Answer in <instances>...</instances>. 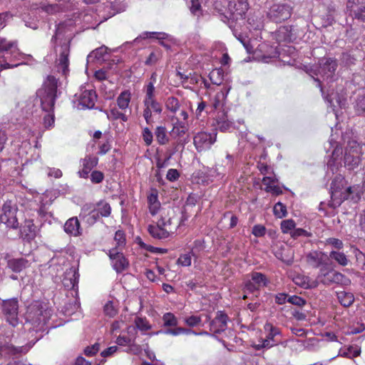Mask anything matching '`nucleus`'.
I'll return each instance as SVG.
<instances>
[{"label": "nucleus", "instance_id": "49530a36", "mask_svg": "<svg viewBox=\"0 0 365 365\" xmlns=\"http://www.w3.org/2000/svg\"><path fill=\"white\" fill-rule=\"evenodd\" d=\"M273 213L274 216L277 218H283L287 215V210L285 205L283 203L278 202L276 203L273 207Z\"/></svg>", "mask_w": 365, "mask_h": 365}, {"label": "nucleus", "instance_id": "bf43d9fd", "mask_svg": "<svg viewBox=\"0 0 365 365\" xmlns=\"http://www.w3.org/2000/svg\"><path fill=\"white\" fill-rule=\"evenodd\" d=\"M252 234L257 237H264L266 234V227L262 225H255L252 227Z\"/></svg>", "mask_w": 365, "mask_h": 365}, {"label": "nucleus", "instance_id": "6e6d98bb", "mask_svg": "<svg viewBox=\"0 0 365 365\" xmlns=\"http://www.w3.org/2000/svg\"><path fill=\"white\" fill-rule=\"evenodd\" d=\"M287 302H289L292 304H294V305H297L299 307H302L304 305H305L306 300L299 296L292 295V296H289V297L287 299Z\"/></svg>", "mask_w": 365, "mask_h": 365}, {"label": "nucleus", "instance_id": "20e7f679", "mask_svg": "<svg viewBox=\"0 0 365 365\" xmlns=\"http://www.w3.org/2000/svg\"><path fill=\"white\" fill-rule=\"evenodd\" d=\"M174 119H175V121L173 123V128L170 133L171 138L173 140L170 155H174L180 150L182 151L185 145L190 142L187 123L185 121H180L177 117L172 118L173 120Z\"/></svg>", "mask_w": 365, "mask_h": 365}, {"label": "nucleus", "instance_id": "5fc2aeb1", "mask_svg": "<svg viewBox=\"0 0 365 365\" xmlns=\"http://www.w3.org/2000/svg\"><path fill=\"white\" fill-rule=\"evenodd\" d=\"M257 168L262 175H265L269 173L274 174L273 170L271 168V166L268 165L265 163L262 162L261 160L257 162Z\"/></svg>", "mask_w": 365, "mask_h": 365}, {"label": "nucleus", "instance_id": "9b49d317", "mask_svg": "<svg viewBox=\"0 0 365 365\" xmlns=\"http://www.w3.org/2000/svg\"><path fill=\"white\" fill-rule=\"evenodd\" d=\"M217 140V132L212 133L201 131L193 137V144L198 153L205 151L211 148V146Z\"/></svg>", "mask_w": 365, "mask_h": 365}, {"label": "nucleus", "instance_id": "9d476101", "mask_svg": "<svg viewBox=\"0 0 365 365\" xmlns=\"http://www.w3.org/2000/svg\"><path fill=\"white\" fill-rule=\"evenodd\" d=\"M292 11V8L287 4H275L270 7L267 17L272 21L281 23L290 18Z\"/></svg>", "mask_w": 365, "mask_h": 365}, {"label": "nucleus", "instance_id": "cd10ccee", "mask_svg": "<svg viewBox=\"0 0 365 365\" xmlns=\"http://www.w3.org/2000/svg\"><path fill=\"white\" fill-rule=\"evenodd\" d=\"M64 231L74 237L80 236L82 234L81 224L77 217L68 219L64 225Z\"/></svg>", "mask_w": 365, "mask_h": 365}, {"label": "nucleus", "instance_id": "f8f14e48", "mask_svg": "<svg viewBox=\"0 0 365 365\" xmlns=\"http://www.w3.org/2000/svg\"><path fill=\"white\" fill-rule=\"evenodd\" d=\"M307 263L313 268H319V271L327 267L329 263V256L318 250H312L306 255Z\"/></svg>", "mask_w": 365, "mask_h": 365}, {"label": "nucleus", "instance_id": "338daca9", "mask_svg": "<svg viewBox=\"0 0 365 365\" xmlns=\"http://www.w3.org/2000/svg\"><path fill=\"white\" fill-rule=\"evenodd\" d=\"M114 240L118 246H122L125 244V235L123 230H118L115 233Z\"/></svg>", "mask_w": 365, "mask_h": 365}, {"label": "nucleus", "instance_id": "c03bdc74", "mask_svg": "<svg viewBox=\"0 0 365 365\" xmlns=\"http://www.w3.org/2000/svg\"><path fill=\"white\" fill-rule=\"evenodd\" d=\"M354 254L356 258V266L359 269L365 271V254L358 248L354 250Z\"/></svg>", "mask_w": 365, "mask_h": 365}, {"label": "nucleus", "instance_id": "13d9d810", "mask_svg": "<svg viewBox=\"0 0 365 365\" xmlns=\"http://www.w3.org/2000/svg\"><path fill=\"white\" fill-rule=\"evenodd\" d=\"M356 111L359 114L365 115V96H359L356 101Z\"/></svg>", "mask_w": 365, "mask_h": 365}, {"label": "nucleus", "instance_id": "bb28decb", "mask_svg": "<svg viewBox=\"0 0 365 365\" xmlns=\"http://www.w3.org/2000/svg\"><path fill=\"white\" fill-rule=\"evenodd\" d=\"M80 274L78 269L71 268L68 272L66 273V276L63 280L65 287L69 289H76L78 288Z\"/></svg>", "mask_w": 365, "mask_h": 365}, {"label": "nucleus", "instance_id": "ddd939ff", "mask_svg": "<svg viewBox=\"0 0 365 365\" xmlns=\"http://www.w3.org/2000/svg\"><path fill=\"white\" fill-rule=\"evenodd\" d=\"M346 9L353 19L365 23V0H347Z\"/></svg>", "mask_w": 365, "mask_h": 365}, {"label": "nucleus", "instance_id": "f257e3e1", "mask_svg": "<svg viewBox=\"0 0 365 365\" xmlns=\"http://www.w3.org/2000/svg\"><path fill=\"white\" fill-rule=\"evenodd\" d=\"M74 24L71 21H63L56 25V31L51 38V43L58 53L56 60L57 68L63 75L66 76L69 71V55L71 41L73 37Z\"/></svg>", "mask_w": 365, "mask_h": 365}, {"label": "nucleus", "instance_id": "680f3d73", "mask_svg": "<svg viewBox=\"0 0 365 365\" xmlns=\"http://www.w3.org/2000/svg\"><path fill=\"white\" fill-rule=\"evenodd\" d=\"M98 154L101 155H106L111 149V143L110 139H106L103 143H99Z\"/></svg>", "mask_w": 365, "mask_h": 365}, {"label": "nucleus", "instance_id": "1a4fd4ad", "mask_svg": "<svg viewBox=\"0 0 365 365\" xmlns=\"http://www.w3.org/2000/svg\"><path fill=\"white\" fill-rule=\"evenodd\" d=\"M19 304L17 298H11L2 301V314L6 322L13 327H16L19 324Z\"/></svg>", "mask_w": 365, "mask_h": 365}, {"label": "nucleus", "instance_id": "c756f323", "mask_svg": "<svg viewBox=\"0 0 365 365\" xmlns=\"http://www.w3.org/2000/svg\"><path fill=\"white\" fill-rule=\"evenodd\" d=\"M174 218L172 217H168V216H163L161 215L160 219L158 220L161 225L164 227L168 231H169L170 235L173 234L178 229V227L180 225V224L184 221L186 220V217L182 216L181 219V222L180 224L175 223L173 222Z\"/></svg>", "mask_w": 365, "mask_h": 365}, {"label": "nucleus", "instance_id": "de8ad7c7", "mask_svg": "<svg viewBox=\"0 0 365 365\" xmlns=\"http://www.w3.org/2000/svg\"><path fill=\"white\" fill-rule=\"evenodd\" d=\"M312 233L303 228H295L291 232V237L294 240H297L299 237H312Z\"/></svg>", "mask_w": 365, "mask_h": 365}, {"label": "nucleus", "instance_id": "3c124183", "mask_svg": "<svg viewBox=\"0 0 365 365\" xmlns=\"http://www.w3.org/2000/svg\"><path fill=\"white\" fill-rule=\"evenodd\" d=\"M104 313L109 317H113L118 314V309L114 307L113 302L108 301L105 304Z\"/></svg>", "mask_w": 365, "mask_h": 365}, {"label": "nucleus", "instance_id": "052dcab7", "mask_svg": "<svg viewBox=\"0 0 365 365\" xmlns=\"http://www.w3.org/2000/svg\"><path fill=\"white\" fill-rule=\"evenodd\" d=\"M325 244L331 245L333 247L339 250L342 249L344 247L343 242L341 240L334 237L327 238L325 241Z\"/></svg>", "mask_w": 365, "mask_h": 365}, {"label": "nucleus", "instance_id": "ea45409f", "mask_svg": "<svg viewBox=\"0 0 365 365\" xmlns=\"http://www.w3.org/2000/svg\"><path fill=\"white\" fill-rule=\"evenodd\" d=\"M251 280L253 281L259 288L267 287L269 283V280L266 275L257 272H253L251 274Z\"/></svg>", "mask_w": 365, "mask_h": 365}, {"label": "nucleus", "instance_id": "37998d69", "mask_svg": "<svg viewBox=\"0 0 365 365\" xmlns=\"http://www.w3.org/2000/svg\"><path fill=\"white\" fill-rule=\"evenodd\" d=\"M183 322L186 326L189 327L188 329H191L201 325L202 318L200 315L192 314L185 317Z\"/></svg>", "mask_w": 365, "mask_h": 365}, {"label": "nucleus", "instance_id": "774afa93", "mask_svg": "<svg viewBox=\"0 0 365 365\" xmlns=\"http://www.w3.org/2000/svg\"><path fill=\"white\" fill-rule=\"evenodd\" d=\"M100 349V344L95 343L92 346H88L84 349V354L88 356H92L95 355Z\"/></svg>", "mask_w": 365, "mask_h": 365}, {"label": "nucleus", "instance_id": "a18cd8bd", "mask_svg": "<svg viewBox=\"0 0 365 365\" xmlns=\"http://www.w3.org/2000/svg\"><path fill=\"white\" fill-rule=\"evenodd\" d=\"M296 223L294 220L289 219L282 220L280 225L282 232L284 234H289L295 229Z\"/></svg>", "mask_w": 365, "mask_h": 365}, {"label": "nucleus", "instance_id": "7c9ffc66", "mask_svg": "<svg viewBox=\"0 0 365 365\" xmlns=\"http://www.w3.org/2000/svg\"><path fill=\"white\" fill-rule=\"evenodd\" d=\"M131 101V93L129 90L122 91L116 98V106L120 110L128 111Z\"/></svg>", "mask_w": 365, "mask_h": 365}, {"label": "nucleus", "instance_id": "4468645a", "mask_svg": "<svg viewBox=\"0 0 365 365\" xmlns=\"http://www.w3.org/2000/svg\"><path fill=\"white\" fill-rule=\"evenodd\" d=\"M3 213L0 215V221L8 227L16 229L19 222L16 216V210L13 207L11 200L6 201L2 207Z\"/></svg>", "mask_w": 365, "mask_h": 365}, {"label": "nucleus", "instance_id": "a878e982", "mask_svg": "<svg viewBox=\"0 0 365 365\" xmlns=\"http://www.w3.org/2000/svg\"><path fill=\"white\" fill-rule=\"evenodd\" d=\"M148 232L152 237L158 240L167 239L170 236L169 231L161 225L159 220H158L156 225H149Z\"/></svg>", "mask_w": 365, "mask_h": 365}, {"label": "nucleus", "instance_id": "473e14b6", "mask_svg": "<svg viewBox=\"0 0 365 365\" xmlns=\"http://www.w3.org/2000/svg\"><path fill=\"white\" fill-rule=\"evenodd\" d=\"M155 135L156 141L160 145H165L170 141V138L168 135V130L165 126L159 125L155 129Z\"/></svg>", "mask_w": 365, "mask_h": 365}, {"label": "nucleus", "instance_id": "b1692460", "mask_svg": "<svg viewBox=\"0 0 365 365\" xmlns=\"http://www.w3.org/2000/svg\"><path fill=\"white\" fill-rule=\"evenodd\" d=\"M145 93L143 105L148 106L153 112L160 114L163 111V107L155 98V92L153 93V88L150 87L149 91Z\"/></svg>", "mask_w": 365, "mask_h": 365}, {"label": "nucleus", "instance_id": "4d7b16f0", "mask_svg": "<svg viewBox=\"0 0 365 365\" xmlns=\"http://www.w3.org/2000/svg\"><path fill=\"white\" fill-rule=\"evenodd\" d=\"M86 222L88 224L93 225L101 217V216L98 214L96 209L93 208L90 211V212L86 215Z\"/></svg>", "mask_w": 365, "mask_h": 365}, {"label": "nucleus", "instance_id": "58836bf2", "mask_svg": "<svg viewBox=\"0 0 365 365\" xmlns=\"http://www.w3.org/2000/svg\"><path fill=\"white\" fill-rule=\"evenodd\" d=\"M361 354V349L357 346H349L344 350L339 351V355L343 357L353 359L359 356Z\"/></svg>", "mask_w": 365, "mask_h": 365}, {"label": "nucleus", "instance_id": "0eeeda50", "mask_svg": "<svg viewBox=\"0 0 365 365\" xmlns=\"http://www.w3.org/2000/svg\"><path fill=\"white\" fill-rule=\"evenodd\" d=\"M363 147V144L356 140L348 142L345 149L344 164L349 170H354L360 164L364 154Z\"/></svg>", "mask_w": 365, "mask_h": 365}, {"label": "nucleus", "instance_id": "f03ea898", "mask_svg": "<svg viewBox=\"0 0 365 365\" xmlns=\"http://www.w3.org/2000/svg\"><path fill=\"white\" fill-rule=\"evenodd\" d=\"M26 322L33 327L38 332L43 329V327L50 319V312L45 309L40 302H34L26 309L25 314Z\"/></svg>", "mask_w": 365, "mask_h": 365}, {"label": "nucleus", "instance_id": "7ed1b4c3", "mask_svg": "<svg viewBox=\"0 0 365 365\" xmlns=\"http://www.w3.org/2000/svg\"><path fill=\"white\" fill-rule=\"evenodd\" d=\"M58 88V79L53 76H48L41 88L37 91L41 106L43 111H51L55 106Z\"/></svg>", "mask_w": 365, "mask_h": 365}, {"label": "nucleus", "instance_id": "6ab92c4d", "mask_svg": "<svg viewBox=\"0 0 365 365\" xmlns=\"http://www.w3.org/2000/svg\"><path fill=\"white\" fill-rule=\"evenodd\" d=\"M228 9L236 19L242 18L249 9L247 0H227Z\"/></svg>", "mask_w": 365, "mask_h": 365}, {"label": "nucleus", "instance_id": "69168bd1", "mask_svg": "<svg viewBox=\"0 0 365 365\" xmlns=\"http://www.w3.org/2000/svg\"><path fill=\"white\" fill-rule=\"evenodd\" d=\"M104 175L101 171L94 170L91 174V180L93 183H100L103 180Z\"/></svg>", "mask_w": 365, "mask_h": 365}, {"label": "nucleus", "instance_id": "393cba45", "mask_svg": "<svg viewBox=\"0 0 365 365\" xmlns=\"http://www.w3.org/2000/svg\"><path fill=\"white\" fill-rule=\"evenodd\" d=\"M98 163L97 157L91 155H86L82 159L83 168L78 172L80 177L85 179L88 178L89 173L98 165Z\"/></svg>", "mask_w": 365, "mask_h": 365}, {"label": "nucleus", "instance_id": "72a5a7b5", "mask_svg": "<svg viewBox=\"0 0 365 365\" xmlns=\"http://www.w3.org/2000/svg\"><path fill=\"white\" fill-rule=\"evenodd\" d=\"M216 124L221 132H226L232 128L233 122L228 120L225 113H222L216 118Z\"/></svg>", "mask_w": 365, "mask_h": 365}, {"label": "nucleus", "instance_id": "4be33fe9", "mask_svg": "<svg viewBox=\"0 0 365 365\" xmlns=\"http://www.w3.org/2000/svg\"><path fill=\"white\" fill-rule=\"evenodd\" d=\"M320 73L327 78L332 77L337 67L338 63L334 58H324L319 63Z\"/></svg>", "mask_w": 365, "mask_h": 365}, {"label": "nucleus", "instance_id": "0e129e2a", "mask_svg": "<svg viewBox=\"0 0 365 365\" xmlns=\"http://www.w3.org/2000/svg\"><path fill=\"white\" fill-rule=\"evenodd\" d=\"M178 263L183 267L191 265V256L190 254H182L180 255Z\"/></svg>", "mask_w": 365, "mask_h": 365}, {"label": "nucleus", "instance_id": "5701e85b", "mask_svg": "<svg viewBox=\"0 0 365 365\" xmlns=\"http://www.w3.org/2000/svg\"><path fill=\"white\" fill-rule=\"evenodd\" d=\"M274 38L278 43H289L295 39L291 26H280L274 34Z\"/></svg>", "mask_w": 365, "mask_h": 365}, {"label": "nucleus", "instance_id": "423d86ee", "mask_svg": "<svg viewBox=\"0 0 365 365\" xmlns=\"http://www.w3.org/2000/svg\"><path fill=\"white\" fill-rule=\"evenodd\" d=\"M4 52L6 54H10L11 58L16 59L17 56L20 55L17 41H9L6 38L0 36V72L5 69L13 68L20 64H11L6 62L7 57L4 56Z\"/></svg>", "mask_w": 365, "mask_h": 365}, {"label": "nucleus", "instance_id": "e2e57ef3", "mask_svg": "<svg viewBox=\"0 0 365 365\" xmlns=\"http://www.w3.org/2000/svg\"><path fill=\"white\" fill-rule=\"evenodd\" d=\"M160 58V53L156 51L151 52L145 61L147 66H153L155 64Z\"/></svg>", "mask_w": 365, "mask_h": 365}, {"label": "nucleus", "instance_id": "864d4df0", "mask_svg": "<svg viewBox=\"0 0 365 365\" xmlns=\"http://www.w3.org/2000/svg\"><path fill=\"white\" fill-rule=\"evenodd\" d=\"M142 138L145 142V145L149 146L152 144L153 140V135L151 130L148 128H145L143 130Z\"/></svg>", "mask_w": 365, "mask_h": 365}, {"label": "nucleus", "instance_id": "79ce46f5", "mask_svg": "<svg viewBox=\"0 0 365 365\" xmlns=\"http://www.w3.org/2000/svg\"><path fill=\"white\" fill-rule=\"evenodd\" d=\"M165 108L173 114H175L180 108L179 100L174 97L170 96L165 101Z\"/></svg>", "mask_w": 365, "mask_h": 365}, {"label": "nucleus", "instance_id": "f704fd0d", "mask_svg": "<svg viewBox=\"0 0 365 365\" xmlns=\"http://www.w3.org/2000/svg\"><path fill=\"white\" fill-rule=\"evenodd\" d=\"M339 302L344 307H349L354 302V296L351 292L341 291L336 292Z\"/></svg>", "mask_w": 365, "mask_h": 365}, {"label": "nucleus", "instance_id": "8fccbe9b", "mask_svg": "<svg viewBox=\"0 0 365 365\" xmlns=\"http://www.w3.org/2000/svg\"><path fill=\"white\" fill-rule=\"evenodd\" d=\"M53 109H54V108ZM46 112L48 113L43 117V125L46 128H51L54 125L55 123L53 110Z\"/></svg>", "mask_w": 365, "mask_h": 365}, {"label": "nucleus", "instance_id": "a19ab883", "mask_svg": "<svg viewBox=\"0 0 365 365\" xmlns=\"http://www.w3.org/2000/svg\"><path fill=\"white\" fill-rule=\"evenodd\" d=\"M334 259L336 262H337L339 265L345 267L349 263V259L346 255L342 252L339 251H331L329 253V258Z\"/></svg>", "mask_w": 365, "mask_h": 365}, {"label": "nucleus", "instance_id": "dca6fc26", "mask_svg": "<svg viewBox=\"0 0 365 365\" xmlns=\"http://www.w3.org/2000/svg\"><path fill=\"white\" fill-rule=\"evenodd\" d=\"M108 257L111 260L113 269L117 273H121L129 267V261L123 253L117 252L115 249L109 250Z\"/></svg>", "mask_w": 365, "mask_h": 365}, {"label": "nucleus", "instance_id": "6e6552de", "mask_svg": "<svg viewBox=\"0 0 365 365\" xmlns=\"http://www.w3.org/2000/svg\"><path fill=\"white\" fill-rule=\"evenodd\" d=\"M317 278L325 285H330L331 284L348 285L351 282L350 279L344 274L332 269L331 264L325 269L319 272Z\"/></svg>", "mask_w": 365, "mask_h": 365}, {"label": "nucleus", "instance_id": "603ef678", "mask_svg": "<svg viewBox=\"0 0 365 365\" xmlns=\"http://www.w3.org/2000/svg\"><path fill=\"white\" fill-rule=\"evenodd\" d=\"M190 4V10L191 13L195 16H199L202 14V6L200 0H191Z\"/></svg>", "mask_w": 365, "mask_h": 365}, {"label": "nucleus", "instance_id": "09e8293b", "mask_svg": "<svg viewBox=\"0 0 365 365\" xmlns=\"http://www.w3.org/2000/svg\"><path fill=\"white\" fill-rule=\"evenodd\" d=\"M135 324L136 327L141 331H145L151 329V326L146 318L137 317Z\"/></svg>", "mask_w": 365, "mask_h": 365}, {"label": "nucleus", "instance_id": "c85d7f7f", "mask_svg": "<svg viewBox=\"0 0 365 365\" xmlns=\"http://www.w3.org/2000/svg\"><path fill=\"white\" fill-rule=\"evenodd\" d=\"M262 182L265 185L264 190L267 192H271L275 195L282 194L281 187L278 185H276L277 179L275 177L265 176L262 178Z\"/></svg>", "mask_w": 365, "mask_h": 365}, {"label": "nucleus", "instance_id": "2eb2a0df", "mask_svg": "<svg viewBox=\"0 0 365 365\" xmlns=\"http://www.w3.org/2000/svg\"><path fill=\"white\" fill-rule=\"evenodd\" d=\"M229 317L223 311H218L215 317L210 322V332L212 335L220 334L227 327Z\"/></svg>", "mask_w": 365, "mask_h": 365}, {"label": "nucleus", "instance_id": "412c9836", "mask_svg": "<svg viewBox=\"0 0 365 365\" xmlns=\"http://www.w3.org/2000/svg\"><path fill=\"white\" fill-rule=\"evenodd\" d=\"M97 101V94L93 89H81V93L78 97L79 105L83 108H93Z\"/></svg>", "mask_w": 365, "mask_h": 365}, {"label": "nucleus", "instance_id": "c9c22d12", "mask_svg": "<svg viewBox=\"0 0 365 365\" xmlns=\"http://www.w3.org/2000/svg\"><path fill=\"white\" fill-rule=\"evenodd\" d=\"M170 334H173V336H177L180 334H185V335H205V336H209L212 334L207 331H202L200 332H197L196 331L193 330L192 329H187V328H177L175 329L169 331Z\"/></svg>", "mask_w": 365, "mask_h": 365}, {"label": "nucleus", "instance_id": "a211bd4d", "mask_svg": "<svg viewBox=\"0 0 365 365\" xmlns=\"http://www.w3.org/2000/svg\"><path fill=\"white\" fill-rule=\"evenodd\" d=\"M163 320V327L165 329H161L156 331V334H165V335H170L173 336V334L168 333L169 331L175 329L177 328H182V327H178V319L175 317V315L172 312H166L162 317Z\"/></svg>", "mask_w": 365, "mask_h": 365}, {"label": "nucleus", "instance_id": "4c0bfd02", "mask_svg": "<svg viewBox=\"0 0 365 365\" xmlns=\"http://www.w3.org/2000/svg\"><path fill=\"white\" fill-rule=\"evenodd\" d=\"M39 9L48 14L53 15L63 11V6L58 4H40Z\"/></svg>", "mask_w": 365, "mask_h": 365}, {"label": "nucleus", "instance_id": "e433bc0d", "mask_svg": "<svg viewBox=\"0 0 365 365\" xmlns=\"http://www.w3.org/2000/svg\"><path fill=\"white\" fill-rule=\"evenodd\" d=\"M96 210L101 217H108L111 214V207L108 202L105 200H100L96 203Z\"/></svg>", "mask_w": 365, "mask_h": 365}, {"label": "nucleus", "instance_id": "39448f33", "mask_svg": "<svg viewBox=\"0 0 365 365\" xmlns=\"http://www.w3.org/2000/svg\"><path fill=\"white\" fill-rule=\"evenodd\" d=\"M265 333V337L261 338L259 343H252L251 346L256 351L262 349H269L278 344L281 341L280 329L270 322H266L263 327Z\"/></svg>", "mask_w": 365, "mask_h": 365}, {"label": "nucleus", "instance_id": "aec40b11", "mask_svg": "<svg viewBox=\"0 0 365 365\" xmlns=\"http://www.w3.org/2000/svg\"><path fill=\"white\" fill-rule=\"evenodd\" d=\"M37 234V228L33 220H25L24 224L20 227V236L27 242L35 239Z\"/></svg>", "mask_w": 365, "mask_h": 365}, {"label": "nucleus", "instance_id": "f3484780", "mask_svg": "<svg viewBox=\"0 0 365 365\" xmlns=\"http://www.w3.org/2000/svg\"><path fill=\"white\" fill-rule=\"evenodd\" d=\"M6 267L14 273H20L31 266V262L26 257H6Z\"/></svg>", "mask_w": 365, "mask_h": 365}, {"label": "nucleus", "instance_id": "2f4dec72", "mask_svg": "<svg viewBox=\"0 0 365 365\" xmlns=\"http://www.w3.org/2000/svg\"><path fill=\"white\" fill-rule=\"evenodd\" d=\"M107 118L110 120H120L123 122H127L128 120V115H127V112L123 110H120L117 106H113L110 108L109 112L106 113Z\"/></svg>", "mask_w": 365, "mask_h": 365}]
</instances>
